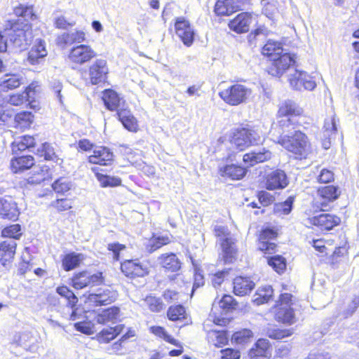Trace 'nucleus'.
<instances>
[{
    "instance_id": "59",
    "label": "nucleus",
    "mask_w": 359,
    "mask_h": 359,
    "mask_svg": "<svg viewBox=\"0 0 359 359\" xmlns=\"http://www.w3.org/2000/svg\"><path fill=\"white\" fill-rule=\"evenodd\" d=\"M234 299L232 296L225 294L223 296L221 300L218 302V306L222 309L224 311H229L233 308Z\"/></svg>"
},
{
    "instance_id": "18",
    "label": "nucleus",
    "mask_w": 359,
    "mask_h": 359,
    "mask_svg": "<svg viewBox=\"0 0 359 359\" xmlns=\"http://www.w3.org/2000/svg\"><path fill=\"white\" fill-rule=\"evenodd\" d=\"M117 298V293L109 289L102 290H98L96 293L88 295L90 302L94 303L95 306L107 305L114 302Z\"/></svg>"
},
{
    "instance_id": "43",
    "label": "nucleus",
    "mask_w": 359,
    "mask_h": 359,
    "mask_svg": "<svg viewBox=\"0 0 359 359\" xmlns=\"http://www.w3.org/2000/svg\"><path fill=\"white\" fill-rule=\"evenodd\" d=\"M267 262L278 273H283L286 269V260L281 255L267 258Z\"/></svg>"
},
{
    "instance_id": "42",
    "label": "nucleus",
    "mask_w": 359,
    "mask_h": 359,
    "mask_svg": "<svg viewBox=\"0 0 359 359\" xmlns=\"http://www.w3.org/2000/svg\"><path fill=\"white\" fill-rule=\"evenodd\" d=\"M273 294V289L270 285H266L259 288L256 292V297L254 302L257 304H262L267 302Z\"/></svg>"
},
{
    "instance_id": "48",
    "label": "nucleus",
    "mask_w": 359,
    "mask_h": 359,
    "mask_svg": "<svg viewBox=\"0 0 359 359\" xmlns=\"http://www.w3.org/2000/svg\"><path fill=\"white\" fill-rule=\"evenodd\" d=\"M56 291L58 294L65 297L68 300V304L72 306V308H73L77 303V297L67 286H60L57 287Z\"/></svg>"
},
{
    "instance_id": "3",
    "label": "nucleus",
    "mask_w": 359,
    "mask_h": 359,
    "mask_svg": "<svg viewBox=\"0 0 359 359\" xmlns=\"http://www.w3.org/2000/svg\"><path fill=\"white\" fill-rule=\"evenodd\" d=\"M264 139V134L258 128L237 129L233 134L231 142L239 151H243L248 147L257 144Z\"/></svg>"
},
{
    "instance_id": "16",
    "label": "nucleus",
    "mask_w": 359,
    "mask_h": 359,
    "mask_svg": "<svg viewBox=\"0 0 359 359\" xmlns=\"http://www.w3.org/2000/svg\"><path fill=\"white\" fill-rule=\"evenodd\" d=\"M222 248V257L225 263H233L237 258L238 249L236 245V239L232 236H227L220 243Z\"/></svg>"
},
{
    "instance_id": "13",
    "label": "nucleus",
    "mask_w": 359,
    "mask_h": 359,
    "mask_svg": "<svg viewBox=\"0 0 359 359\" xmlns=\"http://www.w3.org/2000/svg\"><path fill=\"white\" fill-rule=\"evenodd\" d=\"M287 184V177L285 172L280 169L269 172L265 177V187L268 190L282 189Z\"/></svg>"
},
{
    "instance_id": "32",
    "label": "nucleus",
    "mask_w": 359,
    "mask_h": 359,
    "mask_svg": "<svg viewBox=\"0 0 359 359\" xmlns=\"http://www.w3.org/2000/svg\"><path fill=\"white\" fill-rule=\"evenodd\" d=\"M246 172L245 168L234 164L219 168V173L222 177H228L233 180L242 179L245 175Z\"/></svg>"
},
{
    "instance_id": "49",
    "label": "nucleus",
    "mask_w": 359,
    "mask_h": 359,
    "mask_svg": "<svg viewBox=\"0 0 359 359\" xmlns=\"http://www.w3.org/2000/svg\"><path fill=\"white\" fill-rule=\"evenodd\" d=\"M21 226L19 224H13L4 228L1 234L4 237H7L8 239H18L21 236Z\"/></svg>"
},
{
    "instance_id": "25",
    "label": "nucleus",
    "mask_w": 359,
    "mask_h": 359,
    "mask_svg": "<svg viewBox=\"0 0 359 359\" xmlns=\"http://www.w3.org/2000/svg\"><path fill=\"white\" fill-rule=\"evenodd\" d=\"M113 159V153L105 147H97L93 150V154L88 158L89 162L94 164L107 165Z\"/></svg>"
},
{
    "instance_id": "10",
    "label": "nucleus",
    "mask_w": 359,
    "mask_h": 359,
    "mask_svg": "<svg viewBox=\"0 0 359 359\" xmlns=\"http://www.w3.org/2000/svg\"><path fill=\"white\" fill-rule=\"evenodd\" d=\"M95 56V51L90 46L79 44L70 50L68 58L72 63L83 65L89 62Z\"/></svg>"
},
{
    "instance_id": "51",
    "label": "nucleus",
    "mask_w": 359,
    "mask_h": 359,
    "mask_svg": "<svg viewBox=\"0 0 359 359\" xmlns=\"http://www.w3.org/2000/svg\"><path fill=\"white\" fill-rule=\"evenodd\" d=\"M52 187L55 191L60 194H65L71 189L72 184L68 179L61 177L55 181Z\"/></svg>"
},
{
    "instance_id": "1",
    "label": "nucleus",
    "mask_w": 359,
    "mask_h": 359,
    "mask_svg": "<svg viewBox=\"0 0 359 359\" xmlns=\"http://www.w3.org/2000/svg\"><path fill=\"white\" fill-rule=\"evenodd\" d=\"M274 141L296 155L297 158H305L311 152V144L308 137L300 130H294L290 135H280Z\"/></svg>"
},
{
    "instance_id": "15",
    "label": "nucleus",
    "mask_w": 359,
    "mask_h": 359,
    "mask_svg": "<svg viewBox=\"0 0 359 359\" xmlns=\"http://www.w3.org/2000/svg\"><path fill=\"white\" fill-rule=\"evenodd\" d=\"M310 224L317 226L321 230H330L339 224L341 219L334 215L324 213L309 219Z\"/></svg>"
},
{
    "instance_id": "24",
    "label": "nucleus",
    "mask_w": 359,
    "mask_h": 359,
    "mask_svg": "<svg viewBox=\"0 0 359 359\" xmlns=\"http://www.w3.org/2000/svg\"><path fill=\"white\" fill-rule=\"evenodd\" d=\"M17 243L13 239H7L0 244V262L6 266L13 258Z\"/></svg>"
},
{
    "instance_id": "44",
    "label": "nucleus",
    "mask_w": 359,
    "mask_h": 359,
    "mask_svg": "<svg viewBox=\"0 0 359 359\" xmlns=\"http://www.w3.org/2000/svg\"><path fill=\"white\" fill-rule=\"evenodd\" d=\"M294 123L290 117L278 116L277 126L281 130L280 135H290V130L294 129Z\"/></svg>"
},
{
    "instance_id": "8",
    "label": "nucleus",
    "mask_w": 359,
    "mask_h": 359,
    "mask_svg": "<svg viewBox=\"0 0 359 359\" xmlns=\"http://www.w3.org/2000/svg\"><path fill=\"white\" fill-rule=\"evenodd\" d=\"M289 82L291 87L297 90H312L316 86V81L311 76L306 72L297 69L289 76Z\"/></svg>"
},
{
    "instance_id": "23",
    "label": "nucleus",
    "mask_w": 359,
    "mask_h": 359,
    "mask_svg": "<svg viewBox=\"0 0 359 359\" xmlns=\"http://www.w3.org/2000/svg\"><path fill=\"white\" fill-rule=\"evenodd\" d=\"M120 309L116 306H111L98 313L95 317V320L98 324L106 325L107 323L115 324L118 321Z\"/></svg>"
},
{
    "instance_id": "21",
    "label": "nucleus",
    "mask_w": 359,
    "mask_h": 359,
    "mask_svg": "<svg viewBox=\"0 0 359 359\" xmlns=\"http://www.w3.org/2000/svg\"><path fill=\"white\" fill-rule=\"evenodd\" d=\"M271 156L272 154L269 149L262 148L245 154L243 159L249 166H253L271 159Z\"/></svg>"
},
{
    "instance_id": "31",
    "label": "nucleus",
    "mask_w": 359,
    "mask_h": 359,
    "mask_svg": "<svg viewBox=\"0 0 359 359\" xmlns=\"http://www.w3.org/2000/svg\"><path fill=\"white\" fill-rule=\"evenodd\" d=\"M34 165V158L30 156H22L11 160V167L13 172L18 173L28 170Z\"/></svg>"
},
{
    "instance_id": "38",
    "label": "nucleus",
    "mask_w": 359,
    "mask_h": 359,
    "mask_svg": "<svg viewBox=\"0 0 359 359\" xmlns=\"http://www.w3.org/2000/svg\"><path fill=\"white\" fill-rule=\"evenodd\" d=\"M170 238L168 236L153 237L149 240V243L147 245V250L149 252L151 253L161 248L162 246L170 243Z\"/></svg>"
},
{
    "instance_id": "61",
    "label": "nucleus",
    "mask_w": 359,
    "mask_h": 359,
    "mask_svg": "<svg viewBox=\"0 0 359 359\" xmlns=\"http://www.w3.org/2000/svg\"><path fill=\"white\" fill-rule=\"evenodd\" d=\"M74 25V21H68L63 15L59 16L55 20V25L58 29H67Z\"/></svg>"
},
{
    "instance_id": "17",
    "label": "nucleus",
    "mask_w": 359,
    "mask_h": 359,
    "mask_svg": "<svg viewBox=\"0 0 359 359\" xmlns=\"http://www.w3.org/2000/svg\"><path fill=\"white\" fill-rule=\"evenodd\" d=\"M252 23V15L250 13H241L229 22L230 29L236 33H245L249 31Z\"/></svg>"
},
{
    "instance_id": "9",
    "label": "nucleus",
    "mask_w": 359,
    "mask_h": 359,
    "mask_svg": "<svg viewBox=\"0 0 359 359\" xmlns=\"http://www.w3.org/2000/svg\"><path fill=\"white\" fill-rule=\"evenodd\" d=\"M108 74L107 61L102 59H97L88 68V79L87 83L97 85L104 82Z\"/></svg>"
},
{
    "instance_id": "11",
    "label": "nucleus",
    "mask_w": 359,
    "mask_h": 359,
    "mask_svg": "<svg viewBox=\"0 0 359 359\" xmlns=\"http://www.w3.org/2000/svg\"><path fill=\"white\" fill-rule=\"evenodd\" d=\"M122 272L128 277H143L149 273V267L139 259L126 260L121 265Z\"/></svg>"
},
{
    "instance_id": "62",
    "label": "nucleus",
    "mask_w": 359,
    "mask_h": 359,
    "mask_svg": "<svg viewBox=\"0 0 359 359\" xmlns=\"http://www.w3.org/2000/svg\"><path fill=\"white\" fill-rule=\"evenodd\" d=\"M276 245L270 241H259V249L265 253L271 254L275 251Z\"/></svg>"
},
{
    "instance_id": "19",
    "label": "nucleus",
    "mask_w": 359,
    "mask_h": 359,
    "mask_svg": "<svg viewBox=\"0 0 359 359\" xmlns=\"http://www.w3.org/2000/svg\"><path fill=\"white\" fill-rule=\"evenodd\" d=\"M37 87L34 83H31L22 94L11 95L7 102L13 106H20L25 102L30 104L34 99Z\"/></svg>"
},
{
    "instance_id": "57",
    "label": "nucleus",
    "mask_w": 359,
    "mask_h": 359,
    "mask_svg": "<svg viewBox=\"0 0 359 359\" xmlns=\"http://www.w3.org/2000/svg\"><path fill=\"white\" fill-rule=\"evenodd\" d=\"M359 306V295L355 296L351 301L348 304L346 308L342 311L341 315L344 318H348L351 316Z\"/></svg>"
},
{
    "instance_id": "53",
    "label": "nucleus",
    "mask_w": 359,
    "mask_h": 359,
    "mask_svg": "<svg viewBox=\"0 0 359 359\" xmlns=\"http://www.w3.org/2000/svg\"><path fill=\"white\" fill-rule=\"evenodd\" d=\"M262 13L269 18H272L277 11L276 4L273 0H262Z\"/></svg>"
},
{
    "instance_id": "12",
    "label": "nucleus",
    "mask_w": 359,
    "mask_h": 359,
    "mask_svg": "<svg viewBox=\"0 0 359 359\" xmlns=\"http://www.w3.org/2000/svg\"><path fill=\"white\" fill-rule=\"evenodd\" d=\"M102 282L101 273L90 274L83 271L76 274L72 278V285L75 289L81 290L90 285H98Z\"/></svg>"
},
{
    "instance_id": "37",
    "label": "nucleus",
    "mask_w": 359,
    "mask_h": 359,
    "mask_svg": "<svg viewBox=\"0 0 359 359\" xmlns=\"http://www.w3.org/2000/svg\"><path fill=\"white\" fill-rule=\"evenodd\" d=\"M84 256L80 253H69L62 259V266L65 271H70L78 266L83 260Z\"/></svg>"
},
{
    "instance_id": "46",
    "label": "nucleus",
    "mask_w": 359,
    "mask_h": 359,
    "mask_svg": "<svg viewBox=\"0 0 359 359\" xmlns=\"http://www.w3.org/2000/svg\"><path fill=\"white\" fill-rule=\"evenodd\" d=\"M97 178L102 187H117L121 184V180L117 177L98 173L97 174Z\"/></svg>"
},
{
    "instance_id": "2",
    "label": "nucleus",
    "mask_w": 359,
    "mask_h": 359,
    "mask_svg": "<svg viewBox=\"0 0 359 359\" xmlns=\"http://www.w3.org/2000/svg\"><path fill=\"white\" fill-rule=\"evenodd\" d=\"M9 25L10 27L6 26L4 29V33L9 39L10 45L20 50L26 49L33 39L30 26L27 24L19 23H13Z\"/></svg>"
},
{
    "instance_id": "4",
    "label": "nucleus",
    "mask_w": 359,
    "mask_h": 359,
    "mask_svg": "<svg viewBox=\"0 0 359 359\" xmlns=\"http://www.w3.org/2000/svg\"><path fill=\"white\" fill-rule=\"evenodd\" d=\"M252 95V90L240 83H235L219 92V97L231 107L245 104Z\"/></svg>"
},
{
    "instance_id": "47",
    "label": "nucleus",
    "mask_w": 359,
    "mask_h": 359,
    "mask_svg": "<svg viewBox=\"0 0 359 359\" xmlns=\"http://www.w3.org/2000/svg\"><path fill=\"white\" fill-rule=\"evenodd\" d=\"M168 317L172 321L185 318V309L182 305L170 306L167 313Z\"/></svg>"
},
{
    "instance_id": "39",
    "label": "nucleus",
    "mask_w": 359,
    "mask_h": 359,
    "mask_svg": "<svg viewBox=\"0 0 359 359\" xmlns=\"http://www.w3.org/2000/svg\"><path fill=\"white\" fill-rule=\"evenodd\" d=\"M281 53H283V49L280 43L277 41L269 40L262 48V53L271 57V58L277 57Z\"/></svg>"
},
{
    "instance_id": "33",
    "label": "nucleus",
    "mask_w": 359,
    "mask_h": 359,
    "mask_svg": "<svg viewBox=\"0 0 359 359\" xmlns=\"http://www.w3.org/2000/svg\"><path fill=\"white\" fill-rule=\"evenodd\" d=\"M25 83V78L20 74H8L4 76L0 83V88L4 90H13Z\"/></svg>"
},
{
    "instance_id": "41",
    "label": "nucleus",
    "mask_w": 359,
    "mask_h": 359,
    "mask_svg": "<svg viewBox=\"0 0 359 359\" xmlns=\"http://www.w3.org/2000/svg\"><path fill=\"white\" fill-rule=\"evenodd\" d=\"M215 12L217 15H229L235 11L229 0H218L215 6Z\"/></svg>"
},
{
    "instance_id": "58",
    "label": "nucleus",
    "mask_w": 359,
    "mask_h": 359,
    "mask_svg": "<svg viewBox=\"0 0 359 359\" xmlns=\"http://www.w3.org/2000/svg\"><path fill=\"white\" fill-rule=\"evenodd\" d=\"M74 327L77 331L86 334H91L93 333L94 325L90 322L82 321L76 323Z\"/></svg>"
},
{
    "instance_id": "35",
    "label": "nucleus",
    "mask_w": 359,
    "mask_h": 359,
    "mask_svg": "<svg viewBox=\"0 0 359 359\" xmlns=\"http://www.w3.org/2000/svg\"><path fill=\"white\" fill-rule=\"evenodd\" d=\"M123 325H118L114 327H109L103 329L98 334L97 339L100 342L108 343L118 335L123 330Z\"/></svg>"
},
{
    "instance_id": "45",
    "label": "nucleus",
    "mask_w": 359,
    "mask_h": 359,
    "mask_svg": "<svg viewBox=\"0 0 359 359\" xmlns=\"http://www.w3.org/2000/svg\"><path fill=\"white\" fill-rule=\"evenodd\" d=\"M35 141L34 138L29 135H25L20 138V140L18 142H15L13 146V150L15 151H24L27 149L32 148L34 147Z\"/></svg>"
},
{
    "instance_id": "56",
    "label": "nucleus",
    "mask_w": 359,
    "mask_h": 359,
    "mask_svg": "<svg viewBox=\"0 0 359 359\" xmlns=\"http://www.w3.org/2000/svg\"><path fill=\"white\" fill-rule=\"evenodd\" d=\"M266 334L271 339H281L285 337L290 336L292 332L289 330L268 329Z\"/></svg>"
},
{
    "instance_id": "6",
    "label": "nucleus",
    "mask_w": 359,
    "mask_h": 359,
    "mask_svg": "<svg viewBox=\"0 0 359 359\" xmlns=\"http://www.w3.org/2000/svg\"><path fill=\"white\" fill-rule=\"evenodd\" d=\"M271 65L269 67V73L273 76H281L290 67L295 63L294 55L281 53L277 57L271 58Z\"/></svg>"
},
{
    "instance_id": "27",
    "label": "nucleus",
    "mask_w": 359,
    "mask_h": 359,
    "mask_svg": "<svg viewBox=\"0 0 359 359\" xmlns=\"http://www.w3.org/2000/svg\"><path fill=\"white\" fill-rule=\"evenodd\" d=\"M47 55L45 42L42 40L37 41L36 43L31 48L28 53L27 60L31 65L40 64Z\"/></svg>"
},
{
    "instance_id": "20",
    "label": "nucleus",
    "mask_w": 359,
    "mask_h": 359,
    "mask_svg": "<svg viewBox=\"0 0 359 359\" xmlns=\"http://www.w3.org/2000/svg\"><path fill=\"white\" fill-rule=\"evenodd\" d=\"M159 265L168 272H177L181 269V262L175 253H164L157 259Z\"/></svg>"
},
{
    "instance_id": "52",
    "label": "nucleus",
    "mask_w": 359,
    "mask_h": 359,
    "mask_svg": "<svg viewBox=\"0 0 359 359\" xmlns=\"http://www.w3.org/2000/svg\"><path fill=\"white\" fill-rule=\"evenodd\" d=\"M33 117L31 112L22 111L15 115V121L20 128L27 127L32 122Z\"/></svg>"
},
{
    "instance_id": "40",
    "label": "nucleus",
    "mask_w": 359,
    "mask_h": 359,
    "mask_svg": "<svg viewBox=\"0 0 359 359\" xmlns=\"http://www.w3.org/2000/svg\"><path fill=\"white\" fill-rule=\"evenodd\" d=\"M337 122L335 115L333 114L325 118L323 126V137L330 139L337 132Z\"/></svg>"
},
{
    "instance_id": "5",
    "label": "nucleus",
    "mask_w": 359,
    "mask_h": 359,
    "mask_svg": "<svg viewBox=\"0 0 359 359\" xmlns=\"http://www.w3.org/2000/svg\"><path fill=\"white\" fill-rule=\"evenodd\" d=\"M292 298V295L288 293L280 294L275 311V318L277 321L287 324L294 323V314L291 308Z\"/></svg>"
},
{
    "instance_id": "30",
    "label": "nucleus",
    "mask_w": 359,
    "mask_h": 359,
    "mask_svg": "<svg viewBox=\"0 0 359 359\" xmlns=\"http://www.w3.org/2000/svg\"><path fill=\"white\" fill-rule=\"evenodd\" d=\"M303 113V109L294 102L290 100L283 102L278 111V116L290 117L299 116Z\"/></svg>"
},
{
    "instance_id": "29",
    "label": "nucleus",
    "mask_w": 359,
    "mask_h": 359,
    "mask_svg": "<svg viewBox=\"0 0 359 359\" xmlns=\"http://www.w3.org/2000/svg\"><path fill=\"white\" fill-rule=\"evenodd\" d=\"M102 100L106 107L111 111L118 109L125 103L123 99L120 97L116 91L111 89L104 91Z\"/></svg>"
},
{
    "instance_id": "7",
    "label": "nucleus",
    "mask_w": 359,
    "mask_h": 359,
    "mask_svg": "<svg viewBox=\"0 0 359 359\" xmlns=\"http://www.w3.org/2000/svg\"><path fill=\"white\" fill-rule=\"evenodd\" d=\"M175 33L184 45L189 47L194 40V29L189 20L184 17H178L175 23Z\"/></svg>"
},
{
    "instance_id": "63",
    "label": "nucleus",
    "mask_w": 359,
    "mask_h": 359,
    "mask_svg": "<svg viewBox=\"0 0 359 359\" xmlns=\"http://www.w3.org/2000/svg\"><path fill=\"white\" fill-rule=\"evenodd\" d=\"M258 198L259 203L263 206H267L272 203L273 201V197L266 191H261L258 194Z\"/></svg>"
},
{
    "instance_id": "55",
    "label": "nucleus",
    "mask_w": 359,
    "mask_h": 359,
    "mask_svg": "<svg viewBox=\"0 0 359 359\" xmlns=\"http://www.w3.org/2000/svg\"><path fill=\"white\" fill-rule=\"evenodd\" d=\"M38 155L43 156L46 160H54L55 154L53 147L48 143L43 144L40 148L37 149Z\"/></svg>"
},
{
    "instance_id": "28",
    "label": "nucleus",
    "mask_w": 359,
    "mask_h": 359,
    "mask_svg": "<svg viewBox=\"0 0 359 359\" xmlns=\"http://www.w3.org/2000/svg\"><path fill=\"white\" fill-rule=\"evenodd\" d=\"M255 287V283L249 278L238 276L233 280V292L238 296L250 293Z\"/></svg>"
},
{
    "instance_id": "60",
    "label": "nucleus",
    "mask_w": 359,
    "mask_h": 359,
    "mask_svg": "<svg viewBox=\"0 0 359 359\" xmlns=\"http://www.w3.org/2000/svg\"><path fill=\"white\" fill-rule=\"evenodd\" d=\"M151 332L156 334V336H158L163 339H164L165 341L175 344V339L172 338L163 328L162 327L159 326H154L151 327Z\"/></svg>"
},
{
    "instance_id": "34",
    "label": "nucleus",
    "mask_w": 359,
    "mask_h": 359,
    "mask_svg": "<svg viewBox=\"0 0 359 359\" xmlns=\"http://www.w3.org/2000/svg\"><path fill=\"white\" fill-rule=\"evenodd\" d=\"M270 344L269 340L259 339L249 351V356L252 359H259L262 357H267Z\"/></svg>"
},
{
    "instance_id": "50",
    "label": "nucleus",
    "mask_w": 359,
    "mask_h": 359,
    "mask_svg": "<svg viewBox=\"0 0 359 359\" xmlns=\"http://www.w3.org/2000/svg\"><path fill=\"white\" fill-rule=\"evenodd\" d=\"M144 302L151 311L158 312L163 309V304L159 298L154 296H147Z\"/></svg>"
},
{
    "instance_id": "26",
    "label": "nucleus",
    "mask_w": 359,
    "mask_h": 359,
    "mask_svg": "<svg viewBox=\"0 0 359 359\" xmlns=\"http://www.w3.org/2000/svg\"><path fill=\"white\" fill-rule=\"evenodd\" d=\"M86 41V33L81 30H75L71 32H65L60 35L57 42L60 46L81 43Z\"/></svg>"
},
{
    "instance_id": "36",
    "label": "nucleus",
    "mask_w": 359,
    "mask_h": 359,
    "mask_svg": "<svg viewBox=\"0 0 359 359\" xmlns=\"http://www.w3.org/2000/svg\"><path fill=\"white\" fill-rule=\"evenodd\" d=\"M207 339L210 344L220 347L225 345L228 341L226 334L224 331L215 330L207 331Z\"/></svg>"
},
{
    "instance_id": "64",
    "label": "nucleus",
    "mask_w": 359,
    "mask_h": 359,
    "mask_svg": "<svg viewBox=\"0 0 359 359\" xmlns=\"http://www.w3.org/2000/svg\"><path fill=\"white\" fill-rule=\"evenodd\" d=\"M221 353L222 359H239L241 356L240 352L232 348L222 350Z\"/></svg>"
},
{
    "instance_id": "54",
    "label": "nucleus",
    "mask_w": 359,
    "mask_h": 359,
    "mask_svg": "<svg viewBox=\"0 0 359 359\" xmlns=\"http://www.w3.org/2000/svg\"><path fill=\"white\" fill-rule=\"evenodd\" d=\"M216 310H217V307L215 304V303L213 304V306L211 310V313H210L208 319L206 320V322L204 324V329H206L207 326L208 325L209 322H213L215 325H225L228 320L224 318H220L216 316L217 312Z\"/></svg>"
},
{
    "instance_id": "14",
    "label": "nucleus",
    "mask_w": 359,
    "mask_h": 359,
    "mask_svg": "<svg viewBox=\"0 0 359 359\" xmlns=\"http://www.w3.org/2000/svg\"><path fill=\"white\" fill-rule=\"evenodd\" d=\"M19 215L17 203L11 197L0 198V217L15 221Z\"/></svg>"
},
{
    "instance_id": "22",
    "label": "nucleus",
    "mask_w": 359,
    "mask_h": 359,
    "mask_svg": "<svg viewBox=\"0 0 359 359\" xmlns=\"http://www.w3.org/2000/svg\"><path fill=\"white\" fill-rule=\"evenodd\" d=\"M318 195L322 201L318 202L322 210H325L329 202H332L338 198L340 191L337 187L329 185L318 189Z\"/></svg>"
}]
</instances>
